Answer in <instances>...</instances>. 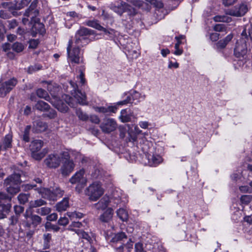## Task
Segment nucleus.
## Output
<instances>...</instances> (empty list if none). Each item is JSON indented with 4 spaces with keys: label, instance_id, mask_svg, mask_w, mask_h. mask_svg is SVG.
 <instances>
[{
    "label": "nucleus",
    "instance_id": "obj_4",
    "mask_svg": "<svg viewBox=\"0 0 252 252\" xmlns=\"http://www.w3.org/2000/svg\"><path fill=\"white\" fill-rule=\"evenodd\" d=\"M80 47L75 46L73 41L70 40L67 47L68 56L73 63L79 64L82 63V56L80 53Z\"/></svg>",
    "mask_w": 252,
    "mask_h": 252
},
{
    "label": "nucleus",
    "instance_id": "obj_29",
    "mask_svg": "<svg viewBox=\"0 0 252 252\" xmlns=\"http://www.w3.org/2000/svg\"><path fill=\"white\" fill-rule=\"evenodd\" d=\"M36 94L39 98H43L50 103L53 100V98H51L48 93L43 89H38L36 91Z\"/></svg>",
    "mask_w": 252,
    "mask_h": 252
},
{
    "label": "nucleus",
    "instance_id": "obj_61",
    "mask_svg": "<svg viewBox=\"0 0 252 252\" xmlns=\"http://www.w3.org/2000/svg\"><path fill=\"white\" fill-rule=\"evenodd\" d=\"M14 210L15 213L16 215H19L23 212L24 210V207L19 205H15L14 207Z\"/></svg>",
    "mask_w": 252,
    "mask_h": 252
},
{
    "label": "nucleus",
    "instance_id": "obj_35",
    "mask_svg": "<svg viewBox=\"0 0 252 252\" xmlns=\"http://www.w3.org/2000/svg\"><path fill=\"white\" fill-rule=\"evenodd\" d=\"M130 96L131 98V100L133 101L137 100V102H139V99L142 98L143 100H144L146 97L145 94H142L141 93H139L136 91H133L130 94ZM133 102V101H132Z\"/></svg>",
    "mask_w": 252,
    "mask_h": 252
},
{
    "label": "nucleus",
    "instance_id": "obj_19",
    "mask_svg": "<svg viewBox=\"0 0 252 252\" xmlns=\"http://www.w3.org/2000/svg\"><path fill=\"white\" fill-rule=\"evenodd\" d=\"M127 2L129 3L138 8H141L147 11L150 10L151 7L149 4L140 0H126Z\"/></svg>",
    "mask_w": 252,
    "mask_h": 252
},
{
    "label": "nucleus",
    "instance_id": "obj_7",
    "mask_svg": "<svg viewBox=\"0 0 252 252\" xmlns=\"http://www.w3.org/2000/svg\"><path fill=\"white\" fill-rule=\"evenodd\" d=\"M248 11V7L246 4L241 3L236 5L233 8L226 11V14L234 17H241L244 16Z\"/></svg>",
    "mask_w": 252,
    "mask_h": 252
},
{
    "label": "nucleus",
    "instance_id": "obj_52",
    "mask_svg": "<svg viewBox=\"0 0 252 252\" xmlns=\"http://www.w3.org/2000/svg\"><path fill=\"white\" fill-rule=\"evenodd\" d=\"M45 228L48 230H53L55 232H58L59 231L60 228L54 224H52L51 223L47 222L45 224Z\"/></svg>",
    "mask_w": 252,
    "mask_h": 252
},
{
    "label": "nucleus",
    "instance_id": "obj_37",
    "mask_svg": "<svg viewBox=\"0 0 252 252\" xmlns=\"http://www.w3.org/2000/svg\"><path fill=\"white\" fill-rule=\"evenodd\" d=\"M213 20L216 22L229 23L232 21V18L226 15H217L214 17Z\"/></svg>",
    "mask_w": 252,
    "mask_h": 252
},
{
    "label": "nucleus",
    "instance_id": "obj_63",
    "mask_svg": "<svg viewBox=\"0 0 252 252\" xmlns=\"http://www.w3.org/2000/svg\"><path fill=\"white\" fill-rule=\"evenodd\" d=\"M8 28L9 29H13L16 28L18 26V23L17 21L15 19H13L10 21H8Z\"/></svg>",
    "mask_w": 252,
    "mask_h": 252
},
{
    "label": "nucleus",
    "instance_id": "obj_46",
    "mask_svg": "<svg viewBox=\"0 0 252 252\" xmlns=\"http://www.w3.org/2000/svg\"><path fill=\"white\" fill-rule=\"evenodd\" d=\"M126 238V236L124 232H121L116 234L112 239V241L113 242H117L119 241H122L123 239Z\"/></svg>",
    "mask_w": 252,
    "mask_h": 252
},
{
    "label": "nucleus",
    "instance_id": "obj_56",
    "mask_svg": "<svg viewBox=\"0 0 252 252\" xmlns=\"http://www.w3.org/2000/svg\"><path fill=\"white\" fill-rule=\"evenodd\" d=\"M77 115L80 119L83 121H86L88 120L89 118L86 113H84L80 110H78L77 111Z\"/></svg>",
    "mask_w": 252,
    "mask_h": 252
},
{
    "label": "nucleus",
    "instance_id": "obj_57",
    "mask_svg": "<svg viewBox=\"0 0 252 252\" xmlns=\"http://www.w3.org/2000/svg\"><path fill=\"white\" fill-rule=\"evenodd\" d=\"M39 43V41L38 39H31L29 41V48L32 49H35L38 44Z\"/></svg>",
    "mask_w": 252,
    "mask_h": 252
},
{
    "label": "nucleus",
    "instance_id": "obj_38",
    "mask_svg": "<svg viewBox=\"0 0 252 252\" xmlns=\"http://www.w3.org/2000/svg\"><path fill=\"white\" fill-rule=\"evenodd\" d=\"M133 242L130 239L126 244L120 246L117 249L119 252H123L124 249L126 248L127 252H130L133 248Z\"/></svg>",
    "mask_w": 252,
    "mask_h": 252
},
{
    "label": "nucleus",
    "instance_id": "obj_40",
    "mask_svg": "<svg viewBox=\"0 0 252 252\" xmlns=\"http://www.w3.org/2000/svg\"><path fill=\"white\" fill-rule=\"evenodd\" d=\"M117 216L123 221H126L128 219V213L124 209H119L117 211Z\"/></svg>",
    "mask_w": 252,
    "mask_h": 252
},
{
    "label": "nucleus",
    "instance_id": "obj_2",
    "mask_svg": "<svg viewBox=\"0 0 252 252\" xmlns=\"http://www.w3.org/2000/svg\"><path fill=\"white\" fill-rule=\"evenodd\" d=\"M23 171L19 170L8 176L3 181V186L7 192L14 196L20 191L22 183L21 177Z\"/></svg>",
    "mask_w": 252,
    "mask_h": 252
},
{
    "label": "nucleus",
    "instance_id": "obj_22",
    "mask_svg": "<svg viewBox=\"0 0 252 252\" xmlns=\"http://www.w3.org/2000/svg\"><path fill=\"white\" fill-rule=\"evenodd\" d=\"M90 42V39L88 37L86 36H78L75 35V41L73 43L75 46L79 47H83L84 45L88 44Z\"/></svg>",
    "mask_w": 252,
    "mask_h": 252
},
{
    "label": "nucleus",
    "instance_id": "obj_51",
    "mask_svg": "<svg viewBox=\"0 0 252 252\" xmlns=\"http://www.w3.org/2000/svg\"><path fill=\"white\" fill-rule=\"evenodd\" d=\"M252 200V196L250 195H244L240 198L242 203L245 204H249Z\"/></svg>",
    "mask_w": 252,
    "mask_h": 252
},
{
    "label": "nucleus",
    "instance_id": "obj_59",
    "mask_svg": "<svg viewBox=\"0 0 252 252\" xmlns=\"http://www.w3.org/2000/svg\"><path fill=\"white\" fill-rule=\"evenodd\" d=\"M134 250L135 252H146L143 248V244L141 243H137L135 244Z\"/></svg>",
    "mask_w": 252,
    "mask_h": 252
},
{
    "label": "nucleus",
    "instance_id": "obj_54",
    "mask_svg": "<svg viewBox=\"0 0 252 252\" xmlns=\"http://www.w3.org/2000/svg\"><path fill=\"white\" fill-rule=\"evenodd\" d=\"M102 31L104 32L106 35L109 36V38H113L115 36V32L113 29L107 30L103 28V30H102Z\"/></svg>",
    "mask_w": 252,
    "mask_h": 252
},
{
    "label": "nucleus",
    "instance_id": "obj_13",
    "mask_svg": "<svg viewBox=\"0 0 252 252\" xmlns=\"http://www.w3.org/2000/svg\"><path fill=\"white\" fill-rule=\"evenodd\" d=\"M127 3L122 0H117L110 5V8L120 16H122L125 12Z\"/></svg>",
    "mask_w": 252,
    "mask_h": 252
},
{
    "label": "nucleus",
    "instance_id": "obj_11",
    "mask_svg": "<svg viewBox=\"0 0 252 252\" xmlns=\"http://www.w3.org/2000/svg\"><path fill=\"white\" fill-rule=\"evenodd\" d=\"M62 154H50L45 159V164L50 168H56L59 166L62 161Z\"/></svg>",
    "mask_w": 252,
    "mask_h": 252
},
{
    "label": "nucleus",
    "instance_id": "obj_60",
    "mask_svg": "<svg viewBox=\"0 0 252 252\" xmlns=\"http://www.w3.org/2000/svg\"><path fill=\"white\" fill-rule=\"evenodd\" d=\"M68 222H69L68 220L65 217H61L58 220V224L60 225L65 226L68 223Z\"/></svg>",
    "mask_w": 252,
    "mask_h": 252
},
{
    "label": "nucleus",
    "instance_id": "obj_1",
    "mask_svg": "<svg viewBox=\"0 0 252 252\" xmlns=\"http://www.w3.org/2000/svg\"><path fill=\"white\" fill-rule=\"evenodd\" d=\"M31 4L25 11L24 16L31 17L32 19L35 17H37L39 15V10L36 8L38 0H20L18 1H14L13 2L4 3L3 6H5L10 4L8 6V8H12L15 10H20L23 9L30 4Z\"/></svg>",
    "mask_w": 252,
    "mask_h": 252
},
{
    "label": "nucleus",
    "instance_id": "obj_27",
    "mask_svg": "<svg viewBox=\"0 0 252 252\" xmlns=\"http://www.w3.org/2000/svg\"><path fill=\"white\" fill-rule=\"evenodd\" d=\"M149 163L150 166H156L162 162V158L159 155H152L149 157Z\"/></svg>",
    "mask_w": 252,
    "mask_h": 252
},
{
    "label": "nucleus",
    "instance_id": "obj_9",
    "mask_svg": "<svg viewBox=\"0 0 252 252\" xmlns=\"http://www.w3.org/2000/svg\"><path fill=\"white\" fill-rule=\"evenodd\" d=\"M117 127V124L116 121L112 118L104 119L103 121L100 125V127L102 131L106 133H109L114 131Z\"/></svg>",
    "mask_w": 252,
    "mask_h": 252
},
{
    "label": "nucleus",
    "instance_id": "obj_43",
    "mask_svg": "<svg viewBox=\"0 0 252 252\" xmlns=\"http://www.w3.org/2000/svg\"><path fill=\"white\" fill-rule=\"evenodd\" d=\"M11 48L14 51L17 53H20L24 49V46L22 43L16 42L12 44Z\"/></svg>",
    "mask_w": 252,
    "mask_h": 252
},
{
    "label": "nucleus",
    "instance_id": "obj_10",
    "mask_svg": "<svg viewBox=\"0 0 252 252\" xmlns=\"http://www.w3.org/2000/svg\"><path fill=\"white\" fill-rule=\"evenodd\" d=\"M31 22L33 23L31 29L32 35L33 37H35L37 33L43 34L45 32L44 25L39 22V19L35 17L32 19L30 17Z\"/></svg>",
    "mask_w": 252,
    "mask_h": 252
},
{
    "label": "nucleus",
    "instance_id": "obj_45",
    "mask_svg": "<svg viewBox=\"0 0 252 252\" xmlns=\"http://www.w3.org/2000/svg\"><path fill=\"white\" fill-rule=\"evenodd\" d=\"M31 128V126H27L24 129L22 140L25 142H29L30 141L29 134Z\"/></svg>",
    "mask_w": 252,
    "mask_h": 252
},
{
    "label": "nucleus",
    "instance_id": "obj_3",
    "mask_svg": "<svg viewBox=\"0 0 252 252\" xmlns=\"http://www.w3.org/2000/svg\"><path fill=\"white\" fill-rule=\"evenodd\" d=\"M23 224L28 228H36L42 221V218L37 215L33 214L30 209H27L24 214Z\"/></svg>",
    "mask_w": 252,
    "mask_h": 252
},
{
    "label": "nucleus",
    "instance_id": "obj_6",
    "mask_svg": "<svg viewBox=\"0 0 252 252\" xmlns=\"http://www.w3.org/2000/svg\"><path fill=\"white\" fill-rule=\"evenodd\" d=\"M68 152H64L62 154L63 165L61 168V173L63 176H68L74 169L75 164L72 160L69 159Z\"/></svg>",
    "mask_w": 252,
    "mask_h": 252
},
{
    "label": "nucleus",
    "instance_id": "obj_49",
    "mask_svg": "<svg viewBox=\"0 0 252 252\" xmlns=\"http://www.w3.org/2000/svg\"><path fill=\"white\" fill-rule=\"evenodd\" d=\"M36 127L37 130L39 132H42L45 131L47 129V126L45 123L41 121H38L36 123Z\"/></svg>",
    "mask_w": 252,
    "mask_h": 252
},
{
    "label": "nucleus",
    "instance_id": "obj_32",
    "mask_svg": "<svg viewBox=\"0 0 252 252\" xmlns=\"http://www.w3.org/2000/svg\"><path fill=\"white\" fill-rule=\"evenodd\" d=\"M35 107L41 111H47L50 108V106L48 103L42 100L37 101L35 105Z\"/></svg>",
    "mask_w": 252,
    "mask_h": 252
},
{
    "label": "nucleus",
    "instance_id": "obj_15",
    "mask_svg": "<svg viewBox=\"0 0 252 252\" xmlns=\"http://www.w3.org/2000/svg\"><path fill=\"white\" fill-rule=\"evenodd\" d=\"M51 103L61 112H66L68 109L66 104L63 103L62 100L57 97H54L53 100L51 101Z\"/></svg>",
    "mask_w": 252,
    "mask_h": 252
},
{
    "label": "nucleus",
    "instance_id": "obj_28",
    "mask_svg": "<svg viewBox=\"0 0 252 252\" xmlns=\"http://www.w3.org/2000/svg\"><path fill=\"white\" fill-rule=\"evenodd\" d=\"M232 37V34H230L227 35L223 40H220L218 41L216 44L217 48L218 49L224 48L228 42L231 40Z\"/></svg>",
    "mask_w": 252,
    "mask_h": 252
},
{
    "label": "nucleus",
    "instance_id": "obj_39",
    "mask_svg": "<svg viewBox=\"0 0 252 252\" xmlns=\"http://www.w3.org/2000/svg\"><path fill=\"white\" fill-rule=\"evenodd\" d=\"M72 230L75 231L80 238L86 240L88 242H90L91 240V238L89 234L83 230L75 229H72Z\"/></svg>",
    "mask_w": 252,
    "mask_h": 252
},
{
    "label": "nucleus",
    "instance_id": "obj_47",
    "mask_svg": "<svg viewBox=\"0 0 252 252\" xmlns=\"http://www.w3.org/2000/svg\"><path fill=\"white\" fill-rule=\"evenodd\" d=\"M50 212L51 209L47 207H43L38 208L36 211V213L41 216L47 215L50 213Z\"/></svg>",
    "mask_w": 252,
    "mask_h": 252
},
{
    "label": "nucleus",
    "instance_id": "obj_34",
    "mask_svg": "<svg viewBox=\"0 0 252 252\" xmlns=\"http://www.w3.org/2000/svg\"><path fill=\"white\" fill-rule=\"evenodd\" d=\"M52 236L50 233H45L43 235V249H48L50 248V243L51 240Z\"/></svg>",
    "mask_w": 252,
    "mask_h": 252
},
{
    "label": "nucleus",
    "instance_id": "obj_64",
    "mask_svg": "<svg viewBox=\"0 0 252 252\" xmlns=\"http://www.w3.org/2000/svg\"><path fill=\"white\" fill-rule=\"evenodd\" d=\"M10 14L5 10H0V17L4 19H7L10 18Z\"/></svg>",
    "mask_w": 252,
    "mask_h": 252
},
{
    "label": "nucleus",
    "instance_id": "obj_41",
    "mask_svg": "<svg viewBox=\"0 0 252 252\" xmlns=\"http://www.w3.org/2000/svg\"><path fill=\"white\" fill-rule=\"evenodd\" d=\"M30 194L21 193L17 196V199L20 204H25L28 202Z\"/></svg>",
    "mask_w": 252,
    "mask_h": 252
},
{
    "label": "nucleus",
    "instance_id": "obj_21",
    "mask_svg": "<svg viewBox=\"0 0 252 252\" xmlns=\"http://www.w3.org/2000/svg\"><path fill=\"white\" fill-rule=\"evenodd\" d=\"M74 96L79 104L83 105L88 104L86 95L85 93H82L80 91L77 90L76 92H74Z\"/></svg>",
    "mask_w": 252,
    "mask_h": 252
},
{
    "label": "nucleus",
    "instance_id": "obj_20",
    "mask_svg": "<svg viewBox=\"0 0 252 252\" xmlns=\"http://www.w3.org/2000/svg\"><path fill=\"white\" fill-rule=\"evenodd\" d=\"M113 215V209L111 208H109L100 216L99 220L102 222H108L111 220Z\"/></svg>",
    "mask_w": 252,
    "mask_h": 252
},
{
    "label": "nucleus",
    "instance_id": "obj_33",
    "mask_svg": "<svg viewBox=\"0 0 252 252\" xmlns=\"http://www.w3.org/2000/svg\"><path fill=\"white\" fill-rule=\"evenodd\" d=\"M46 204V202L41 199L32 200L29 202V208L28 209L30 210L31 209L39 207Z\"/></svg>",
    "mask_w": 252,
    "mask_h": 252
},
{
    "label": "nucleus",
    "instance_id": "obj_48",
    "mask_svg": "<svg viewBox=\"0 0 252 252\" xmlns=\"http://www.w3.org/2000/svg\"><path fill=\"white\" fill-rule=\"evenodd\" d=\"M147 2L157 8H161L163 5L160 0H146Z\"/></svg>",
    "mask_w": 252,
    "mask_h": 252
},
{
    "label": "nucleus",
    "instance_id": "obj_58",
    "mask_svg": "<svg viewBox=\"0 0 252 252\" xmlns=\"http://www.w3.org/2000/svg\"><path fill=\"white\" fill-rule=\"evenodd\" d=\"M214 30L215 31L219 32H224L225 31V26L223 24H216L214 27Z\"/></svg>",
    "mask_w": 252,
    "mask_h": 252
},
{
    "label": "nucleus",
    "instance_id": "obj_62",
    "mask_svg": "<svg viewBox=\"0 0 252 252\" xmlns=\"http://www.w3.org/2000/svg\"><path fill=\"white\" fill-rule=\"evenodd\" d=\"M32 157L36 160H40L44 156L42 153L32 152Z\"/></svg>",
    "mask_w": 252,
    "mask_h": 252
},
{
    "label": "nucleus",
    "instance_id": "obj_50",
    "mask_svg": "<svg viewBox=\"0 0 252 252\" xmlns=\"http://www.w3.org/2000/svg\"><path fill=\"white\" fill-rule=\"evenodd\" d=\"M48 112L43 114V117H48L50 119H54L57 116V113L54 109H50L48 110Z\"/></svg>",
    "mask_w": 252,
    "mask_h": 252
},
{
    "label": "nucleus",
    "instance_id": "obj_42",
    "mask_svg": "<svg viewBox=\"0 0 252 252\" xmlns=\"http://www.w3.org/2000/svg\"><path fill=\"white\" fill-rule=\"evenodd\" d=\"M125 12H127V15L130 18L133 17L137 13L136 9L130 6L129 4H127V6L125 10Z\"/></svg>",
    "mask_w": 252,
    "mask_h": 252
},
{
    "label": "nucleus",
    "instance_id": "obj_26",
    "mask_svg": "<svg viewBox=\"0 0 252 252\" xmlns=\"http://www.w3.org/2000/svg\"><path fill=\"white\" fill-rule=\"evenodd\" d=\"M12 197L10 194L0 191V206L6 205L7 203H10Z\"/></svg>",
    "mask_w": 252,
    "mask_h": 252
},
{
    "label": "nucleus",
    "instance_id": "obj_12",
    "mask_svg": "<svg viewBox=\"0 0 252 252\" xmlns=\"http://www.w3.org/2000/svg\"><path fill=\"white\" fill-rule=\"evenodd\" d=\"M84 169H80L70 179V182L72 184H78L81 188L83 187L87 182L86 179L84 177Z\"/></svg>",
    "mask_w": 252,
    "mask_h": 252
},
{
    "label": "nucleus",
    "instance_id": "obj_17",
    "mask_svg": "<svg viewBox=\"0 0 252 252\" xmlns=\"http://www.w3.org/2000/svg\"><path fill=\"white\" fill-rule=\"evenodd\" d=\"M247 53L246 41L244 40L242 43H237L234 48V54L237 57L243 56Z\"/></svg>",
    "mask_w": 252,
    "mask_h": 252
},
{
    "label": "nucleus",
    "instance_id": "obj_44",
    "mask_svg": "<svg viewBox=\"0 0 252 252\" xmlns=\"http://www.w3.org/2000/svg\"><path fill=\"white\" fill-rule=\"evenodd\" d=\"M12 136L10 134L5 136L3 141V148L6 150L11 147Z\"/></svg>",
    "mask_w": 252,
    "mask_h": 252
},
{
    "label": "nucleus",
    "instance_id": "obj_24",
    "mask_svg": "<svg viewBox=\"0 0 252 252\" xmlns=\"http://www.w3.org/2000/svg\"><path fill=\"white\" fill-rule=\"evenodd\" d=\"M94 110L96 112L99 113H102L104 114L108 113H116L117 110V107L114 106H109L107 107H96L94 108Z\"/></svg>",
    "mask_w": 252,
    "mask_h": 252
},
{
    "label": "nucleus",
    "instance_id": "obj_23",
    "mask_svg": "<svg viewBox=\"0 0 252 252\" xmlns=\"http://www.w3.org/2000/svg\"><path fill=\"white\" fill-rule=\"evenodd\" d=\"M0 220L5 219L9 214L11 208L10 203H7L6 205L0 206Z\"/></svg>",
    "mask_w": 252,
    "mask_h": 252
},
{
    "label": "nucleus",
    "instance_id": "obj_25",
    "mask_svg": "<svg viewBox=\"0 0 252 252\" xmlns=\"http://www.w3.org/2000/svg\"><path fill=\"white\" fill-rule=\"evenodd\" d=\"M43 146V141L40 140H34L30 144V148L32 152H37Z\"/></svg>",
    "mask_w": 252,
    "mask_h": 252
},
{
    "label": "nucleus",
    "instance_id": "obj_55",
    "mask_svg": "<svg viewBox=\"0 0 252 252\" xmlns=\"http://www.w3.org/2000/svg\"><path fill=\"white\" fill-rule=\"evenodd\" d=\"M67 216L71 219L81 218L83 217V214L77 212L67 213Z\"/></svg>",
    "mask_w": 252,
    "mask_h": 252
},
{
    "label": "nucleus",
    "instance_id": "obj_36",
    "mask_svg": "<svg viewBox=\"0 0 252 252\" xmlns=\"http://www.w3.org/2000/svg\"><path fill=\"white\" fill-rule=\"evenodd\" d=\"M85 24L89 27H92L99 31L103 30V27H102L98 21L97 20H89L86 22Z\"/></svg>",
    "mask_w": 252,
    "mask_h": 252
},
{
    "label": "nucleus",
    "instance_id": "obj_5",
    "mask_svg": "<svg viewBox=\"0 0 252 252\" xmlns=\"http://www.w3.org/2000/svg\"><path fill=\"white\" fill-rule=\"evenodd\" d=\"M104 193V189L100 183L94 182L90 185L87 188V194L90 200L95 201Z\"/></svg>",
    "mask_w": 252,
    "mask_h": 252
},
{
    "label": "nucleus",
    "instance_id": "obj_8",
    "mask_svg": "<svg viewBox=\"0 0 252 252\" xmlns=\"http://www.w3.org/2000/svg\"><path fill=\"white\" fill-rule=\"evenodd\" d=\"M17 80L15 78H12L7 81L0 84V95L2 97L5 96L16 85Z\"/></svg>",
    "mask_w": 252,
    "mask_h": 252
},
{
    "label": "nucleus",
    "instance_id": "obj_53",
    "mask_svg": "<svg viewBox=\"0 0 252 252\" xmlns=\"http://www.w3.org/2000/svg\"><path fill=\"white\" fill-rule=\"evenodd\" d=\"M53 191L55 195V200H57V197H61L64 193V191L59 187L54 189Z\"/></svg>",
    "mask_w": 252,
    "mask_h": 252
},
{
    "label": "nucleus",
    "instance_id": "obj_31",
    "mask_svg": "<svg viewBox=\"0 0 252 252\" xmlns=\"http://www.w3.org/2000/svg\"><path fill=\"white\" fill-rule=\"evenodd\" d=\"M93 34V31L85 27H81L76 33V35L78 36L88 37L91 34Z\"/></svg>",
    "mask_w": 252,
    "mask_h": 252
},
{
    "label": "nucleus",
    "instance_id": "obj_16",
    "mask_svg": "<svg viewBox=\"0 0 252 252\" xmlns=\"http://www.w3.org/2000/svg\"><path fill=\"white\" fill-rule=\"evenodd\" d=\"M119 118L122 122L126 123L131 121L132 119H136V117L133 112L125 109L121 110Z\"/></svg>",
    "mask_w": 252,
    "mask_h": 252
},
{
    "label": "nucleus",
    "instance_id": "obj_18",
    "mask_svg": "<svg viewBox=\"0 0 252 252\" xmlns=\"http://www.w3.org/2000/svg\"><path fill=\"white\" fill-rule=\"evenodd\" d=\"M110 203V198L108 196H104L97 203L94 205L97 210H104Z\"/></svg>",
    "mask_w": 252,
    "mask_h": 252
},
{
    "label": "nucleus",
    "instance_id": "obj_30",
    "mask_svg": "<svg viewBox=\"0 0 252 252\" xmlns=\"http://www.w3.org/2000/svg\"><path fill=\"white\" fill-rule=\"evenodd\" d=\"M68 207V199L64 198L62 201L57 204L56 209L58 212H63L65 211Z\"/></svg>",
    "mask_w": 252,
    "mask_h": 252
},
{
    "label": "nucleus",
    "instance_id": "obj_14",
    "mask_svg": "<svg viewBox=\"0 0 252 252\" xmlns=\"http://www.w3.org/2000/svg\"><path fill=\"white\" fill-rule=\"evenodd\" d=\"M35 190L40 194L41 196L44 198H46L51 200H55V197L53 191L50 189L42 188L41 186L38 188L35 189Z\"/></svg>",
    "mask_w": 252,
    "mask_h": 252
}]
</instances>
